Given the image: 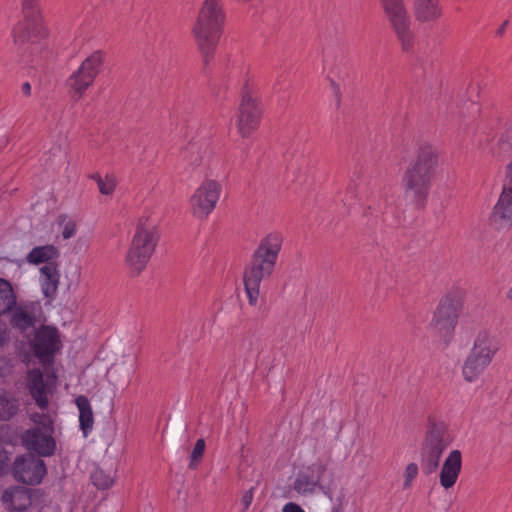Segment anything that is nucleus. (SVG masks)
Returning a JSON list of instances; mask_svg holds the SVG:
<instances>
[{
  "mask_svg": "<svg viewBox=\"0 0 512 512\" xmlns=\"http://www.w3.org/2000/svg\"><path fill=\"white\" fill-rule=\"evenodd\" d=\"M439 165L438 149L430 143H422L405 168L401 180L403 192L417 209L424 208Z\"/></svg>",
  "mask_w": 512,
  "mask_h": 512,
  "instance_id": "1",
  "label": "nucleus"
},
{
  "mask_svg": "<svg viewBox=\"0 0 512 512\" xmlns=\"http://www.w3.org/2000/svg\"><path fill=\"white\" fill-rule=\"evenodd\" d=\"M224 21L225 12L222 1L204 0L192 27V34L202 55L205 68L214 57Z\"/></svg>",
  "mask_w": 512,
  "mask_h": 512,
  "instance_id": "2",
  "label": "nucleus"
},
{
  "mask_svg": "<svg viewBox=\"0 0 512 512\" xmlns=\"http://www.w3.org/2000/svg\"><path fill=\"white\" fill-rule=\"evenodd\" d=\"M24 19L12 30L13 43L19 56L18 61L32 62V56L39 49V43L47 36L42 22L38 0H21Z\"/></svg>",
  "mask_w": 512,
  "mask_h": 512,
  "instance_id": "3",
  "label": "nucleus"
},
{
  "mask_svg": "<svg viewBox=\"0 0 512 512\" xmlns=\"http://www.w3.org/2000/svg\"><path fill=\"white\" fill-rule=\"evenodd\" d=\"M158 240L159 234L155 225L147 219L140 220L125 257V263L133 276H138L146 268Z\"/></svg>",
  "mask_w": 512,
  "mask_h": 512,
  "instance_id": "4",
  "label": "nucleus"
},
{
  "mask_svg": "<svg viewBox=\"0 0 512 512\" xmlns=\"http://www.w3.org/2000/svg\"><path fill=\"white\" fill-rule=\"evenodd\" d=\"M451 442L447 425L429 418L420 449V465L425 475H430L438 469L441 456Z\"/></svg>",
  "mask_w": 512,
  "mask_h": 512,
  "instance_id": "5",
  "label": "nucleus"
},
{
  "mask_svg": "<svg viewBox=\"0 0 512 512\" xmlns=\"http://www.w3.org/2000/svg\"><path fill=\"white\" fill-rule=\"evenodd\" d=\"M498 350L496 337L487 330L479 331L462 367L464 379L467 382L475 381L491 363Z\"/></svg>",
  "mask_w": 512,
  "mask_h": 512,
  "instance_id": "6",
  "label": "nucleus"
},
{
  "mask_svg": "<svg viewBox=\"0 0 512 512\" xmlns=\"http://www.w3.org/2000/svg\"><path fill=\"white\" fill-rule=\"evenodd\" d=\"M462 308L461 296L457 293H448L440 299L434 311L430 327L445 343H449L453 336Z\"/></svg>",
  "mask_w": 512,
  "mask_h": 512,
  "instance_id": "7",
  "label": "nucleus"
},
{
  "mask_svg": "<svg viewBox=\"0 0 512 512\" xmlns=\"http://www.w3.org/2000/svg\"><path fill=\"white\" fill-rule=\"evenodd\" d=\"M379 2L402 50L404 52L412 51L415 34L411 29V20L404 0H379Z\"/></svg>",
  "mask_w": 512,
  "mask_h": 512,
  "instance_id": "8",
  "label": "nucleus"
},
{
  "mask_svg": "<svg viewBox=\"0 0 512 512\" xmlns=\"http://www.w3.org/2000/svg\"><path fill=\"white\" fill-rule=\"evenodd\" d=\"M104 60V52L97 50L88 56L80 67L68 78L67 86L75 101L80 100L85 91L93 84L95 78L101 71Z\"/></svg>",
  "mask_w": 512,
  "mask_h": 512,
  "instance_id": "9",
  "label": "nucleus"
},
{
  "mask_svg": "<svg viewBox=\"0 0 512 512\" xmlns=\"http://www.w3.org/2000/svg\"><path fill=\"white\" fill-rule=\"evenodd\" d=\"M262 112L260 101L246 84L241 93V100L236 115L237 130L243 138H248L258 129Z\"/></svg>",
  "mask_w": 512,
  "mask_h": 512,
  "instance_id": "10",
  "label": "nucleus"
},
{
  "mask_svg": "<svg viewBox=\"0 0 512 512\" xmlns=\"http://www.w3.org/2000/svg\"><path fill=\"white\" fill-rule=\"evenodd\" d=\"M43 428L32 427L22 434L23 445L39 457L52 456L56 449V441L53 437V421L49 416L43 415L40 422Z\"/></svg>",
  "mask_w": 512,
  "mask_h": 512,
  "instance_id": "11",
  "label": "nucleus"
},
{
  "mask_svg": "<svg viewBox=\"0 0 512 512\" xmlns=\"http://www.w3.org/2000/svg\"><path fill=\"white\" fill-rule=\"evenodd\" d=\"M506 172L502 193L489 218L490 226L497 231L512 227V161L507 165Z\"/></svg>",
  "mask_w": 512,
  "mask_h": 512,
  "instance_id": "12",
  "label": "nucleus"
},
{
  "mask_svg": "<svg viewBox=\"0 0 512 512\" xmlns=\"http://www.w3.org/2000/svg\"><path fill=\"white\" fill-rule=\"evenodd\" d=\"M46 473L44 461L31 453L17 456L12 465L14 478L27 485L39 484Z\"/></svg>",
  "mask_w": 512,
  "mask_h": 512,
  "instance_id": "13",
  "label": "nucleus"
},
{
  "mask_svg": "<svg viewBox=\"0 0 512 512\" xmlns=\"http://www.w3.org/2000/svg\"><path fill=\"white\" fill-rule=\"evenodd\" d=\"M275 265L263 260L251 257L250 264L245 268L243 281L249 304H257L259 297L260 283L263 279L270 277Z\"/></svg>",
  "mask_w": 512,
  "mask_h": 512,
  "instance_id": "14",
  "label": "nucleus"
},
{
  "mask_svg": "<svg viewBox=\"0 0 512 512\" xmlns=\"http://www.w3.org/2000/svg\"><path fill=\"white\" fill-rule=\"evenodd\" d=\"M221 186L215 180H206L191 197L193 215L204 219L214 210L220 196Z\"/></svg>",
  "mask_w": 512,
  "mask_h": 512,
  "instance_id": "15",
  "label": "nucleus"
},
{
  "mask_svg": "<svg viewBox=\"0 0 512 512\" xmlns=\"http://www.w3.org/2000/svg\"><path fill=\"white\" fill-rule=\"evenodd\" d=\"M61 348L59 331L54 326L42 325L36 332L33 343L35 356L43 363L53 360Z\"/></svg>",
  "mask_w": 512,
  "mask_h": 512,
  "instance_id": "16",
  "label": "nucleus"
},
{
  "mask_svg": "<svg viewBox=\"0 0 512 512\" xmlns=\"http://www.w3.org/2000/svg\"><path fill=\"white\" fill-rule=\"evenodd\" d=\"M40 496L41 491L39 489L12 486L3 491L1 500L8 511L25 512Z\"/></svg>",
  "mask_w": 512,
  "mask_h": 512,
  "instance_id": "17",
  "label": "nucleus"
},
{
  "mask_svg": "<svg viewBox=\"0 0 512 512\" xmlns=\"http://www.w3.org/2000/svg\"><path fill=\"white\" fill-rule=\"evenodd\" d=\"M326 471V466L320 462L313 463L301 471L295 482L294 489L299 494H312L317 487H320V480Z\"/></svg>",
  "mask_w": 512,
  "mask_h": 512,
  "instance_id": "18",
  "label": "nucleus"
},
{
  "mask_svg": "<svg viewBox=\"0 0 512 512\" xmlns=\"http://www.w3.org/2000/svg\"><path fill=\"white\" fill-rule=\"evenodd\" d=\"M282 243V235L279 232H271L260 240L252 257L276 266Z\"/></svg>",
  "mask_w": 512,
  "mask_h": 512,
  "instance_id": "19",
  "label": "nucleus"
},
{
  "mask_svg": "<svg viewBox=\"0 0 512 512\" xmlns=\"http://www.w3.org/2000/svg\"><path fill=\"white\" fill-rule=\"evenodd\" d=\"M462 468V454L459 450H453L449 453L442 465L439 479L440 485L444 489L452 488L460 475Z\"/></svg>",
  "mask_w": 512,
  "mask_h": 512,
  "instance_id": "20",
  "label": "nucleus"
},
{
  "mask_svg": "<svg viewBox=\"0 0 512 512\" xmlns=\"http://www.w3.org/2000/svg\"><path fill=\"white\" fill-rule=\"evenodd\" d=\"M412 9L418 23H434L443 16L440 0H413Z\"/></svg>",
  "mask_w": 512,
  "mask_h": 512,
  "instance_id": "21",
  "label": "nucleus"
},
{
  "mask_svg": "<svg viewBox=\"0 0 512 512\" xmlns=\"http://www.w3.org/2000/svg\"><path fill=\"white\" fill-rule=\"evenodd\" d=\"M32 304H17L10 310V325L20 333L35 327L36 315Z\"/></svg>",
  "mask_w": 512,
  "mask_h": 512,
  "instance_id": "22",
  "label": "nucleus"
},
{
  "mask_svg": "<svg viewBox=\"0 0 512 512\" xmlns=\"http://www.w3.org/2000/svg\"><path fill=\"white\" fill-rule=\"evenodd\" d=\"M40 283L45 298L54 300L60 284L58 263H50L40 268Z\"/></svg>",
  "mask_w": 512,
  "mask_h": 512,
  "instance_id": "23",
  "label": "nucleus"
},
{
  "mask_svg": "<svg viewBox=\"0 0 512 512\" xmlns=\"http://www.w3.org/2000/svg\"><path fill=\"white\" fill-rule=\"evenodd\" d=\"M28 388L36 405L42 410L47 409L49 400L46 394V385L44 383L43 374L40 370L34 369L29 372Z\"/></svg>",
  "mask_w": 512,
  "mask_h": 512,
  "instance_id": "24",
  "label": "nucleus"
},
{
  "mask_svg": "<svg viewBox=\"0 0 512 512\" xmlns=\"http://www.w3.org/2000/svg\"><path fill=\"white\" fill-rule=\"evenodd\" d=\"M59 256V249L52 244H48L34 247L26 256V260L28 263L33 265H39L42 263L48 265L50 263H58L56 260Z\"/></svg>",
  "mask_w": 512,
  "mask_h": 512,
  "instance_id": "25",
  "label": "nucleus"
},
{
  "mask_svg": "<svg viewBox=\"0 0 512 512\" xmlns=\"http://www.w3.org/2000/svg\"><path fill=\"white\" fill-rule=\"evenodd\" d=\"M75 404L79 410L80 429L84 437H87L94 425V415L90 401L85 395H79L75 399Z\"/></svg>",
  "mask_w": 512,
  "mask_h": 512,
  "instance_id": "26",
  "label": "nucleus"
},
{
  "mask_svg": "<svg viewBox=\"0 0 512 512\" xmlns=\"http://www.w3.org/2000/svg\"><path fill=\"white\" fill-rule=\"evenodd\" d=\"M481 108L478 103L468 101L459 111V124L463 126L466 132L474 131L477 127L476 120L479 116Z\"/></svg>",
  "mask_w": 512,
  "mask_h": 512,
  "instance_id": "27",
  "label": "nucleus"
},
{
  "mask_svg": "<svg viewBox=\"0 0 512 512\" xmlns=\"http://www.w3.org/2000/svg\"><path fill=\"white\" fill-rule=\"evenodd\" d=\"M208 145L204 142L192 141L183 151L184 160L192 167H196L202 163L207 155Z\"/></svg>",
  "mask_w": 512,
  "mask_h": 512,
  "instance_id": "28",
  "label": "nucleus"
},
{
  "mask_svg": "<svg viewBox=\"0 0 512 512\" xmlns=\"http://www.w3.org/2000/svg\"><path fill=\"white\" fill-rule=\"evenodd\" d=\"M17 302L12 284L4 278H0V316L10 311Z\"/></svg>",
  "mask_w": 512,
  "mask_h": 512,
  "instance_id": "29",
  "label": "nucleus"
},
{
  "mask_svg": "<svg viewBox=\"0 0 512 512\" xmlns=\"http://www.w3.org/2000/svg\"><path fill=\"white\" fill-rule=\"evenodd\" d=\"M19 411V402L6 393L0 392V420L8 421Z\"/></svg>",
  "mask_w": 512,
  "mask_h": 512,
  "instance_id": "30",
  "label": "nucleus"
},
{
  "mask_svg": "<svg viewBox=\"0 0 512 512\" xmlns=\"http://www.w3.org/2000/svg\"><path fill=\"white\" fill-rule=\"evenodd\" d=\"M90 178L96 181L98 189L103 195H112L116 188V180L113 175H106L102 178L99 173L90 175Z\"/></svg>",
  "mask_w": 512,
  "mask_h": 512,
  "instance_id": "31",
  "label": "nucleus"
},
{
  "mask_svg": "<svg viewBox=\"0 0 512 512\" xmlns=\"http://www.w3.org/2000/svg\"><path fill=\"white\" fill-rule=\"evenodd\" d=\"M90 479L98 489H108L113 484V478L101 468H96L90 476Z\"/></svg>",
  "mask_w": 512,
  "mask_h": 512,
  "instance_id": "32",
  "label": "nucleus"
},
{
  "mask_svg": "<svg viewBox=\"0 0 512 512\" xmlns=\"http://www.w3.org/2000/svg\"><path fill=\"white\" fill-rule=\"evenodd\" d=\"M205 451V441L204 439L200 438L196 441L195 446L191 453V461L189 464V468L194 469L197 467L199 462L201 461L203 454Z\"/></svg>",
  "mask_w": 512,
  "mask_h": 512,
  "instance_id": "33",
  "label": "nucleus"
},
{
  "mask_svg": "<svg viewBox=\"0 0 512 512\" xmlns=\"http://www.w3.org/2000/svg\"><path fill=\"white\" fill-rule=\"evenodd\" d=\"M498 145L503 153H507L512 150V126L507 128L501 135Z\"/></svg>",
  "mask_w": 512,
  "mask_h": 512,
  "instance_id": "34",
  "label": "nucleus"
},
{
  "mask_svg": "<svg viewBox=\"0 0 512 512\" xmlns=\"http://www.w3.org/2000/svg\"><path fill=\"white\" fill-rule=\"evenodd\" d=\"M418 475V466L416 463H410L407 465L405 472H404V483L403 488L408 489L411 487L412 481L416 478Z\"/></svg>",
  "mask_w": 512,
  "mask_h": 512,
  "instance_id": "35",
  "label": "nucleus"
},
{
  "mask_svg": "<svg viewBox=\"0 0 512 512\" xmlns=\"http://www.w3.org/2000/svg\"><path fill=\"white\" fill-rule=\"evenodd\" d=\"M10 457L9 453L0 446V476H3L9 471Z\"/></svg>",
  "mask_w": 512,
  "mask_h": 512,
  "instance_id": "36",
  "label": "nucleus"
},
{
  "mask_svg": "<svg viewBox=\"0 0 512 512\" xmlns=\"http://www.w3.org/2000/svg\"><path fill=\"white\" fill-rule=\"evenodd\" d=\"M76 231H77L76 223L72 220H69L63 228L62 236L64 239H70L71 237H73L76 234Z\"/></svg>",
  "mask_w": 512,
  "mask_h": 512,
  "instance_id": "37",
  "label": "nucleus"
},
{
  "mask_svg": "<svg viewBox=\"0 0 512 512\" xmlns=\"http://www.w3.org/2000/svg\"><path fill=\"white\" fill-rule=\"evenodd\" d=\"M253 487L247 490L244 495L242 496V504L244 506V510H247L249 506L251 505V502L253 500Z\"/></svg>",
  "mask_w": 512,
  "mask_h": 512,
  "instance_id": "38",
  "label": "nucleus"
},
{
  "mask_svg": "<svg viewBox=\"0 0 512 512\" xmlns=\"http://www.w3.org/2000/svg\"><path fill=\"white\" fill-rule=\"evenodd\" d=\"M283 512H305L298 504L289 502L283 507Z\"/></svg>",
  "mask_w": 512,
  "mask_h": 512,
  "instance_id": "39",
  "label": "nucleus"
},
{
  "mask_svg": "<svg viewBox=\"0 0 512 512\" xmlns=\"http://www.w3.org/2000/svg\"><path fill=\"white\" fill-rule=\"evenodd\" d=\"M8 340L7 329L4 324L0 323V347Z\"/></svg>",
  "mask_w": 512,
  "mask_h": 512,
  "instance_id": "40",
  "label": "nucleus"
},
{
  "mask_svg": "<svg viewBox=\"0 0 512 512\" xmlns=\"http://www.w3.org/2000/svg\"><path fill=\"white\" fill-rule=\"evenodd\" d=\"M21 92L25 96H30L31 94V85L29 82H24L21 86Z\"/></svg>",
  "mask_w": 512,
  "mask_h": 512,
  "instance_id": "41",
  "label": "nucleus"
},
{
  "mask_svg": "<svg viewBox=\"0 0 512 512\" xmlns=\"http://www.w3.org/2000/svg\"><path fill=\"white\" fill-rule=\"evenodd\" d=\"M507 25L508 21L506 20L499 26V28L496 30L497 37H502L504 35Z\"/></svg>",
  "mask_w": 512,
  "mask_h": 512,
  "instance_id": "42",
  "label": "nucleus"
},
{
  "mask_svg": "<svg viewBox=\"0 0 512 512\" xmlns=\"http://www.w3.org/2000/svg\"><path fill=\"white\" fill-rule=\"evenodd\" d=\"M39 512H60L57 506H45Z\"/></svg>",
  "mask_w": 512,
  "mask_h": 512,
  "instance_id": "43",
  "label": "nucleus"
},
{
  "mask_svg": "<svg viewBox=\"0 0 512 512\" xmlns=\"http://www.w3.org/2000/svg\"><path fill=\"white\" fill-rule=\"evenodd\" d=\"M347 191H348V194H349V198L350 199H353L356 197L357 195V192H356V187L355 186H349L347 188Z\"/></svg>",
  "mask_w": 512,
  "mask_h": 512,
  "instance_id": "44",
  "label": "nucleus"
},
{
  "mask_svg": "<svg viewBox=\"0 0 512 512\" xmlns=\"http://www.w3.org/2000/svg\"><path fill=\"white\" fill-rule=\"evenodd\" d=\"M507 298L508 299H512V287L509 289V291L507 292Z\"/></svg>",
  "mask_w": 512,
  "mask_h": 512,
  "instance_id": "45",
  "label": "nucleus"
},
{
  "mask_svg": "<svg viewBox=\"0 0 512 512\" xmlns=\"http://www.w3.org/2000/svg\"><path fill=\"white\" fill-rule=\"evenodd\" d=\"M59 218L61 219V222H63V221H65L66 216H65V215H60V217H59Z\"/></svg>",
  "mask_w": 512,
  "mask_h": 512,
  "instance_id": "46",
  "label": "nucleus"
}]
</instances>
